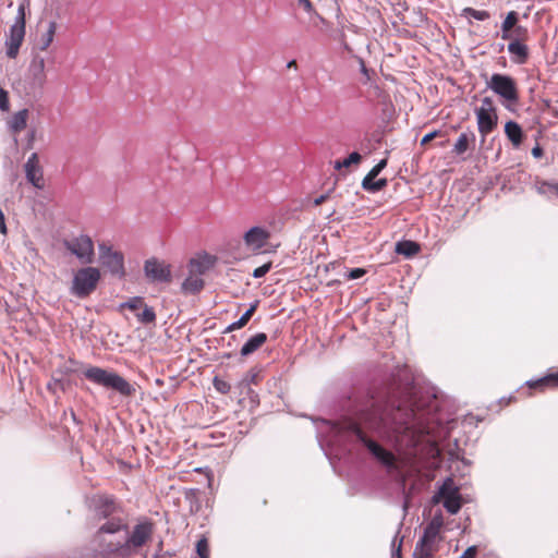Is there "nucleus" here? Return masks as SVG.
<instances>
[{"mask_svg":"<svg viewBox=\"0 0 558 558\" xmlns=\"http://www.w3.org/2000/svg\"><path fill=\"white\" fill-rule=\"evenodd\" d=\"M414 420L415 412L412 409L393 408L372 400L357 412L354 420L349 422L348 429L381 464L396 469L395 454L383 448L378 440L388 439L395 433L414 428Z\"/></svg>","mask_w":558,"mask_h":558,"instance_id":"f257e3e1","label":"nucleus"},{"mask_svg":"<svg viewBox=\"0 0 558 558\" xmlns=\"http://www.w3.org/2000/svg\"><path fill=\"white\" fill-rule=\"evenodd\" d=\"M86 379L107 389L119 392L122 397H133L136 392L135 387L124 377L116 372L108 371L98 366H89L83 372Z\"/></svg>","mask_w":558,"mask_h":558,"instance_id":"f03ea898","label":"nucleus"},{"mask_svg":"<svg viewBox=\"0 0 558 558\" xmlns=\"http://www.w3.org/2000/svg\"><path fill=\"white\" fill-rule=\"evenodd\" d=\"M444 525L442 517L435 515L424 529L423 536L415 545L414 558H433L438 550V542L440 541V531Z\"/></svg>","mask_w":558,"mask_h":558,"instance_id":"7ed1b4c3","label":"nucleus"},{"mask_svg":"<svg viewBox=\"0 0 558 558\" xmlns=\"http://www.w3.org/2000/svg\"><path fill=\"white\" fill-rule=\"evenodd\" d=\"M27 5L21 2L17 8V14L14 23L11 25L9 33L5 36L4 47L5 54L9 59H16L20 48L25 38V19Z\"/></svg>","mask_w":558,"mask_h":558,"instance_id":"20e7f679","label":"nucleus"},{"mask_svg":"<svg viewBox=\"0 0 558 558\" xmlns=\"http://www.w3.org/2000/svg\"><path fill=\"white\" fill-rule=\"evenodd\" d=\"M100 271L96 267L78 269L72 281L71 292L77 298L84 299L94 292L100 280Z\"/></svg>","mask_w":558,"mask_h":558,"instance_id":"39448f33","label":"nucleus"},{"mask_svg":"<svg viewBox=\"0 0 558 558\" xmlns=\"http://www.w3.org/2000/svg\"><path fill=\"white\" fill-rule=\"evenodd\" d=\"M477 130L483 138L490 134L498 125L497 108L490 97H484L481 106L475 109Z\"/></svg>","mask_w":558,"mask_h":558,"instance_id":"423d86ee","label":"nucleus"},{"mask_svg":"<svg viewBox=\"0 0 558 558\" xmlns=\"http://www.w3.org/2000/svg\"><path fill=\"white\" fill-rule=\"evenodd\" d=\"M154 524L145 521L134 525L130 536L124 542V550L128 551L129 558L137 553L140 548L145 546L153 537Z\"/></svg>","mask_w":558,"mask_h":558,"instance_id":"0eeeda50","label":"nucleus"},{"mask_svg":"<svg viewBox=\"0 0 558 558\" xmlns=\"http://www.w3.org/2000/svg\"><path fill=\"white\" fill-rule=\"evenodd\" d=\"M63 246L75 255L83 264H92L95 257L94 242L90 236L81 234L70 240H63Z\"/></svg>","mask_w":558,"mask_h":558,"instance_id":"6e6552de","label":"nucleus"},{"mask_svg":"<svg viewBox=\"0 0 558 558\" xmlns=\"http://www.w3.org/2000/svg\"><path fill=\"white\" fill-rule=\"evenodd\" d=\"M442 501L446 510L456 514L462 507V499L459 493V488L454 486L452 478L448 477L441 487L439 488L437 495L434 497V502Z\"/></svg>","mask_w":558,"mask_h":558,"instance_id":"1a4fd4ad","label":"nucleus"},{"mask_svg":"<svg viewBox=\"0 0 558 558\" xmlns=\"http://www.w3.org/2000/svg\"><path fill=\"white\" fill-rule=\"evenodd\" d=\"M144 274L147 280L153 283L168 284L172 281L171 265L156 257H151L145 260Z\"/></svg>","mask_w":558,"mask_h":558,"instance_id":"9d476101","label":"nucleus"},{"mask_svg":"<svg viewBox=\"0 0 558 558\" xmlns=\"http://www.w3.org/2000/svg\"><path fill=\"white\" fill-rule=\"evenodd\" d=\"M488 87L497 95L510 102H517L519 93L515 81L508 75L493 74Z\"/></svg>","mask_w":558,"mask_h":558,"instance_id":"9b49d317","label":"nucleus"},{"mask_svg":"<svg viewBox=\"0 0 558 558\" xmlns=\"http://www.w3.org/2000/svg\"><path fill=\"white\" fill-rule=\"evenodd\" d=\"M90 502L94 513L99 520L112 518L116 513L122 511L121 505L112 495L97 494Z\"/></svg>","mask_w":558,"mask_h":558,"instance_id":"f8f14e48","label":"nucleus"},{"mask_svg":"<svg viewBox=\"0 0 558 558\" xmlns=\"http://www.w3.org/2000/svg\"><path fill=\"white\" fill-rule=\"evenodd\" d=\"M270 232L263 227H252L243 235V242L247 251L253 254L267 252Z\"/></svg>","mask_w":558,"mask_h":558,"instance_id":"ddd939ff","label":"nucleus"},{"mask_svg":"<svg viewBox=\"0 0 558 558\" xmlns=\"http://www.w3.org/2000/svg\"><path fill=\"white\" fill-rule=\"evenodd\" d=\"M98 247L101 265L112 275L120 278L123 277L125 274L123 254L118 251H113L112 247L108 246L106 243H100Z\"/></svg>","mask_w":558,"mask_h":558,"instance_id":"4468645a","label":"nucleus"},{"mask_svg":"<svg viewBox=\"0 0 558 558\" xmlns=\"http://www.w3.org/2000/svg\"><path fill=\"white\" fill-rule=\"evenodd\" d=\"M24 168L27 181L39 190L44 189V172L39 163V157L37 153H33L28 157Z\"/></svg>","mask_w":558,"mask_h":558,"instance_id":"2eb2a0df","label":"nucleus"},{"mask_svg":"<svg viewBox=\"0 0 558 558\" xmlns=\"http://www.w3.org/2000/svg\"><path fill=\"white\" fill-rule=\"evenodd\" d=\"M28 76L31 84L37 87H44L47 82L46 61L45 58L38 53H34L31 60Z\"/></svg>","mask_w":558,"mask_h":558,"instance_id":"dca6fc26","label":"nucleus"},{"mask_svg":"<svg viewBox=\"0 0 558 558\" xmlns=\"http://www.w3.org/2000/svg\"><path fill=\"white\" fill-rule=\"evenodd\" d=\"M95 542L97 543V550L99 555L104 558H129L128 551L124 550V543L106 542L104 537H100V539Z\"/></svg>","mask_w":558,"mask_h":558,"instance_id":"f3484780","label":"nucleus"},{"mask_svg":"<svg viewBox=\"0 0 558 558\" xmlns=\"http://www.w3.org/2000/svg\"><path fill=\"white\" fill-rule=\"evenodd\" d=\"M126 524L124 523L123 519L118 517L109 518L108 521H106L104 524H101L97 532L94 535V541L100 539L104 534H114L120 532L121 530L125 529Z\"/></svg>","mask_w":558,"mask_h":558,"instance_id":"a211bd4d","label":"nucleus"},{"mask_svg":"<svg viewBox=\"0 0 558 558\" xmlns=\"http://www.w3.org/2000/svg\"><path fill=\"white\" fill-rule=\"evenodd\" d=\"M381 172L380 169L377 168V166H374L372 170L364 177L362 181V187L368 192H378L381 191L387 185V179H379L376 181V183H373V179H376V177Z\"/></svg>","mask_w":558,"mask_h":558,"instance_id":"6ab92c4d","label":"nucleus"},{"mask_svg":"<svg viewBox=\"0 0 558 558\" xmlns=\"http://www.w3.org/2000/svg\"><path fill=\"white\" fill-rule=\"evenodd\" d=\"M475 134L472 131L463 132L459 135L457 142L453 145L452 153L457 156L463 155L471 148L475 146Z\"/></svg>","mask_w":558,"mask_h":558,"instance_id":"aec40b11","label":"nucleus"},{"mask_svg":"<svg viewBox=\"0 0 558 558\" xmlns=\"http://www.w3.org/2000/svg\"><path fill=\"white\" fill-rule=\"evenodd\" d=\"M57 32V23L54 21H50L47 25V28L44 33L40 34L37 39L34 49L38 51H46L53 43L54 36Z\"/></svg>","mask_w":558,"mask_h":558,"instance_id":"412c9836","label":"nucleus"},{"mask_svg":"<svg viewBox=\"0 0 558 558\" xmlns=\"http://www.w3.org/2000/svg\"><path fill=\"white\" fill-rule=\"evenodd\" d=\"M527 386L531 389H536L539 391H545L546 389L558 388V372L550 373L546 376L527 381Z\"/></svg>","mask_w":558,"mask_h":558,"instance_id":"4be33fe9","label":"nucleus"},{"mask_svg":"<svg viewBox=\"0 0 558 558\" xmlns=\"http://www.w3.org/2000/svg\"><path fill=\"white\" fill-rule=\"evenodd\" d=\"M508 51L512 57V61L518 64H524L529 59V47L525 43L510 41Z\"/></svg>","mask_w":558,"mask_h":558,"instance_id":"5701e85b","label":"nucleus"},{"mask_svg":"<svg viewBox=\"0 0 558 558\" xmlns=\"http://www.w3.org/2000/svg\"><path fill=\"white\" fill-rule=\"evenodd\" d=\"M267 341L265 332H258L251 337L241 348V355L247 356L257 351Z\"/></svg>","mask_w":558,"mask_h":558,"instance_id":"b1692460","label":"nucleus"},{"mask_svg":"<svg viewBox=\"0 0 558 558\" xmlns=\"http://www.w3.org/2000/svg\"><path fill=\"white\" fill-rule=\"evenodd\" d=\"M28 117L29 111L27 109H22L15 112L9 121L10 130L14 134L22 132L27 125Z\"/></svg>","mask_w":558,"mask_h":558,"instance_id":"393cba45","label":"nucleus"},{"mask_svg":"<svg viewBox=\"0 0 558 558\" xmlns=\"http://www.w3.org/2000/svg\"><path fill=\"white\" fill-rule=\"evenodd\" d=\"M305 13L308 15V22L317 26L319 23H324L325 20L322 15H319L312 5V2H298V8L295 9V14L301 17V14Z\"/></svg>","mask_w":558,"mask_h":558,"instance_id":"a878e982","label":"nucleus"},{"mask_svg":"<svg viewBox=\"0 0 558 558\" xmlns=\"http://www.w3.org/2000/svg\"><path fill=\"white\" fill-rule=\"evenodd\" d=\"M505 133L514 147L521 145L523 140V132L519 123L514 121H508L505 124Z\"/></svg>","mask_w":558,"mask_h":558,"instance_id":"bb28decb","label":"nucleus"},{"mask_svg":"<svg viewBox=\"0 0 558 558\" xmlns=\"http://www.w3.org/2000/svg\"><path fill=\"white\" fill-rule=\"evenodd\" d=\"M204 288V280L199 277V275L191 274L185 280L182 282L181 289L185 294H195L198 293Z\"/></svg>","mask_w":558,"mask_h":558,"instance_id":"cd10ccee","label":"nucleus"},{"mask_svg":"<svg viewBox=\"0 0 558 558\" xmlns=\"http://www.w3.org/2000/svg\"><path fill=\"white\" fill-rule=\"evenodd\" d=\"M259 301L256 300L254 303L251 304L250 308L241 316V318L231 325H229L226 329L227 332L234 331L238 329L243 328L246 326V324L250 322L254 313L256 312L258 307Z\"/></svg>","mask_w":558,"mask_h":558,"instance_id":"c85d7f7f","label":"nucleus"},{"mask_svg":"<svg viewBox=\"0 0 558 558\" xmlns=\"http://www.w3.org/2000/svg\"><path fill=\"white\" fill-rule=\"evenodd\" d=\"M396 252L407 257H411L420 252V245L413 241H401L397 243Z\"/></svg>","mask_w":558,"mask_h":558,"instance_id":"c756f323","label":"nucleus"},{"mask_svg":"<svg viewBox=\"0 0 558 558\" xmlns=\"http://www.w3.org/2000/svg\"><path fill=\"white\" fill-rule=\"evenodd\" d=\"M529 39V31L526 27L518 25L507 33V39L510 41L525 43Z\"/></svg>","mask_w":558,"mask_h":558,"instance_id":"7c9ffc66","label":"nucleus"},{"mask_svg":"<svg viewBox=\"0 0 558 558\" xmlns=\"http://www.w3.org/2000/svg\"><path fill=\"white\" fill-rule=\"evenodd\" d=\"M519 15L515 11H510L505 21L501 24V38L504 40L507 39V33L511 31L513 27L518 26Z\"/></svg>","mask_w":558,"mask_h":558,"instance_id":"2f4dec72","label":"nucleus"},{"mask_svg":"<svg viewBox=\"0 0 558 558\" xmlns=\"http://www.w3.org/2000/svg\"><path fill=\"white\" fill-rule=\"evenodd\" d=\"M362 160V156L354 151L352 154L349 155L348 158L343 159L342 161L340 160H337L336 163H335V168L336 169H341V168H349L351 165H359Z\"/></svg>","mask_w":558,"mask_h":558,"instance_id":"473e14b6","label":"nucleus"},{"mask_svg":"<svg viewBox=\"0 0 558 558\" xmlns=\"http://www.w3.org/2000/svg\"><path fill=\"white\" fill-rule=\"evenodd\" d=\"M143 312L137 314V319L143 324H151L156 320V314L153 307L146 304L142 307Z\"/></svg>","mask_w":558,"mask_h":558,"instance_id":"72a5a7b5","label":"nucleus"},{"mask_svg":"<svg viewBox=\"0 0 558 558\" xmlns=\"http://www.w3.org/2000/svg\"><path fill=\"white\" fill-rule=\"evenodd\" d=\"M145 305L143 298L135 296L130 299L128 302L123 303L121 305L122 308H128L132 312H135L140 308H142Z\"/></svg>","mask_w":558,"mask_h":558,"instance_id":"f704fd0d","label":"nucleus"},{"mask_svg":"<svg viewBox=\"0 0 558 558\" xmlns=\"http://www.w3.org/2000/svg\"><path fill=\"white\" fill-rule=\"evenodd\" d=\"M213 385L215 389L222 395H228L231 390V385L218 376L214 378Z\"/></svg>","mask_w":558,"mask_h":558,"instance_id":"c9c22d12","label":"nucleus"},{"mask_svg":"<svg viewBox=\"0 0 558 558\" xmlns=\"http://www.w3.org/2000/svg\"><path fill=\"white\" fill-rule=\"evenodd\" d=\"M537 191L539 194L554 193V194L558 195V182L549 183V182L543 181L539 183Z\"/></svg>","mask_w":558,"mask_h":558,"instance_id":"e433bc0d","label":"nucleus"},{"mask_svg":"<svg viewBox=\"0 0 558 558\" xmlns=\"http://www.w3.org/2000/svg\"><path fill=\"white\" fill-rule=\"evenodd\" d=\"M196 553L201 558H208L209 557V546L206 538H201L196 543Z\"/></svg>","mask_w":558,"mask_h":558,"instance_id":"4c0bfd02","label":"nucleus"},{"mask_svg":"<svg viewBox=\"0 0 558 558\" xmlns=\"http://www.w3.org/2000/svg\"><path fill=\"white\" fill-rule=\"evenodd\" d=\"M464 12L471 16V17H474L478 21H484V20H487L489 17V13L487 11H478V10H474V9H471V8H466L464 9Z\"/></svg>","mask_w":558,"mask_h":558,"instance_id":"58836bf2","label":"nucleus"},{"mask_svg":"<svg viewBox=\"0 0 558 558\" xmlns=\"http://www.w3.org/2000/svg\"><path fill=\"white\" fill-rule=\"evenodd\" d=\"M271 266H272V264L269 262V263H266V264L255 268L253 271V277L254 278L264 277L271 269Z\"/></svg>","mask_w":558,"mask_h":558,"instance_id":"ea45409f","label":"nucleus"},{"mask_svg":"<svg viewBox=\"0 0 558 558\" xmlns=\"http://www.w3.org/2000/svg\"><path fill=\"white\" fill-rule=\"evenodd\" d=\"M366 274V270L364 268H353L349 271L347 278L349 280H354L363 277Z\"/></svg>","mask_w":558,"mask_h":558,"instance_id":"a19ab883","label":"nucleus"},{"mask_svg":"<svg viewBox=\"0 0 558 558\" xmlns=\"http://www.w3.org/2000/svg\"><path fill=\"white\" fill-rule=\"evenodd\" d=\"M438 135H439V131H434V132H430V133L424 135V137L421 141V145L422 146L427 145L429 142H432L434 138H436Z\"/></svg>","mask_w":558,"mask_h":558,"instance_id":"79ce46f5","label":"nucleus"},{"mask_svg":"<svg viewBox=\"0 0 558 558\" xmlns=\"http://www.w3.org/2000/svg\"><path fill=\"white\" fill-rule=\"evenodd\" d=\"M329 197H330V193H329V192H328V193H326V194H323V195H320V196H318V197L314 198V201H313V205H314L315 207L320 206V205H322V204H324L327 199H329Z\"/></svg>","mask_w":558,"mask_h":558,"instance_id":"37998d69","label":"nucleus"},{"mask_svg":"<svg viewBox=\"0 0 558 558\" xmlns=\"http://www.w3.org/2000/svg\"><path fill=\"white\" fill-rule=\"evenodd\" d=\"M247 380L250 384L257 385L259 383V373L254 371L248 372Z\"/></svg>","mask_w":558,"mask_h":558,"instance_id":"c03bdc74","label":"nucleus"},{"mask_svg":"<svg viewBox=\"0 0 558 558\" xmlns=\"http://www.w3.org/2000/svg\"><path fill=\"white\" fill-rule=\"evenodd\" d=\"M477 549L475 546L469 547L460 558H475Z\"/></svg>","mask_w":558,"mask_h":558,"instance_id":"a18cd8bd","label":"nucleus"},{"mask_svg":"<svg viewBox=\"0 0 558 558\" xmlns=\"http://www.w3.org/2000/svg\"><path fill=\"white\" fill-rule=\"evenodd\" d=\"M0 232L3 234V235H7L8 233V229H7V225H5V218H4V214L2 211V209L0 208Z\"/></svg>","mask_w":558,"mask_h":558,"instance_id":"49530a36","label":"nucleus"},{"mask_svg":"<svg viewBox=\"0 0 558 558\" xmlns=\"http://www.w3.org/2000/svg\"><path fill=\"white\" fill-rule=\"evenodd\" d=\"M532 155L535 158H541L544 155L543 148L537 144L532 148Z\"/></svg>","mask_w":558,"mask_h":558,"instance_id":"de8ad7c7","label":"nucleus"},{"mask_svg":"<svg viewBox=\"0 0 558 558\" xmlns=\"http://www.w3.org/2000/svg\"><path fill=\"white\" fill-rule=\"evenodd\" d=\"M191 268L192 270L196 269L199 274L204 271V269H202V264L198 260H191Z\"/></svg>","mask_w":558,"mask_h":558,"instance_id":"09e8293b","label":"nucleus"},{"mask_svg":"<svg viewBox=\"0 0 558 558\" xmlns=\"http://www.w3.org/2000/svg\"><path fill=\"white\" fill-rule=\"evenodd\" d=\"M287 68H288V69L298 70V63H296V61H295V60H291V61H289V62H288V64H287Z\"/></svg>","mask_w":558,"mask_h":558,"instance_id":"8fccbe9b","label":"nucleus"},{"mask_svg":"<svg viewBox=\"0 0 558 558\" xmlns=\"http://www.w3.org/2000/svg\"><path fill=\"white\" fill-rule=\"evenodd\" d=\"M360 63H361V71H362V73L365 74L366 76H368V70H367L364 61L361 60Z\"/></svg>","mask_w":558,"mask_h":558,"instance_id":"3c124183","label":"nucleus"},{"mask_svg":"<svg viewBox=\"0 0 558 558\" xmlns=\"http://www.w3.org/2000/svg\"><path fill=\"white\" fill-rule=\"evenodd\" d=\"M376 166L378 169H380L383 171L385 169V167L387 166V160L383 159Z\"/></svg>","mask_w":558,"mask_h":558,"instance_id":"603ef678","label":"nucleus"},{"mask_svg":"<svg viewBox=\"0 0 558 558\" xmlns=\"http://www.w3.org/2000/svg\"><path fill=\"white\" fill-rule=\"evenodd\" d=\"M34 137H35V132L33 131L29 135V140H28V143L31 144L33 141H34Z\"/></svg>","mask_w":558,"mask_h":558,"instance_id":"864d4df0","label":"nucleus"},{"mask_svg":"<svg viewBox=\"0 0 558 558\" xmlns=\"http://www.w3.org/2000/svg\"><path fill=\"white\" fill-rule=\"evenodd\" d=\"M344 49L348 51H351V48L348 46V44L343 43Z\"/></svg>","mask_w":558,"mask_h":558,"instance_id":"5fc2aeb1","label":"nucleus"},{"mask_svg":"<svg viewBox=\"0 0 558 558\" xmlns=\"http://www.w3.org/2000/svg\"><path fill=\"white\" fill-rule=\"evenodd\" d=\"M407 2H401V1H398L397 4L400 5V7H403Z\"/></svg>","mask_w":558,"mask_h":558,"instance_id":"6e6d98bb","label":"nucleus"}]
</instances>
